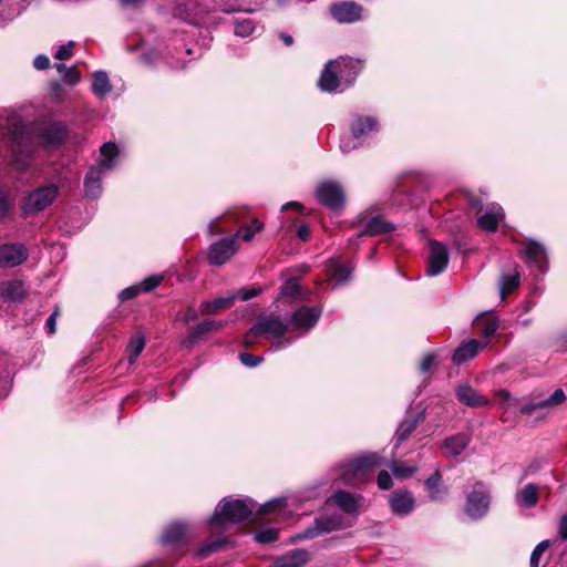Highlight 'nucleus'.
<instances>
[{
    "label": "nucleus",
    "instance_id": "6",
    "mask_svg": "<svg viewBox=\"0 0 567 567\" xmlns=\"http://www.w3.org/2000/svg\"><path fill=\"white\" fill-rule=\"evenodd\" d=\"M383 463L378 453H368L349 462L342 473L346 483L357 485L364 483L370 477V472Z\"/></svg>",
    "mask_w": 567,
    "mask_h": 567
},
{
    "label": "nucleus",
    "instance_id": "43",
    "mask_svg": "<svg viewBox=\"0 0 567 567\" xmlns=\"http://www.w3.org/2000/svg\"><path fill=\"white\" fill-rule=\"evenodd\" d=\"M550 542L548 539L542 540L537 544L530 555V567H539L543 554L548 549Z\"/></svg>",
    "mask_w": 567,
    "mask_h": 567
},
{
    "label": "nucleus",
    "instance_id": "15",
    "mask_svg": "<svg viewBox=\"0 0 567 567\" xmlns=\"http://www.w3.org/2000/svg\"><path fill=\"white\" fill-rule=\"evenodd\" d=\"M69 135L68 126L62 122H50L41 128L39 137L47 146H60Z\"/></svg>",
    "mask_w": 567,
    "mask_h": 567
},
{
    "label": "nucleus",
    "instance_id": "54",
    "mask_svg": "<svg viewBox=\"0 0 567 567\" xmlns=\"http://www.w3.org/2000/svg\"><path fill=\"white\" fill-rule=\"evenodd\" d=\"M80 80V72L74 68H69L65 70L63 75V81L69 84H76Z\"/></svg>",
    "mask_w": 567,
    "mask_h": 567
},
{
    "label": "nucleus",
    "instance_id": "63",
    "mask_svg": "<svg viewBox=\"0 0 567 567\" xmlns=\"http://www.w3.org/2000/svg\"><path fill=\"white\" fill-rule=\"evenodd\" d=\"M157 58H158V53L156 51L145 52L142 55V60L147 64L155 62L157 60Z\"/></svg>",
    "mask_w": 567,
    "mask_h": 567
},
{
    "label": "nucleus",
    "instance_id": "4",
    "mask_svg": "<svg viewBox=\"0 0 567 567\" xmlns=\"http://www.w3.org/2000/svg\"><path fill=\"white\" fill-rule=\"evenodd\" d=\"M288 327L278 313H260L255 324L245 333L244 346H254L261 336L282 338L287 333Z\"/></svg>",
    "mask_w": 567,
    "mask_h": 567
},
{
    "label": "nucleus",
    "instance_id": "12",
    "mask_svg": "<svg viewBox=\"0 0 567 567\" xmlns=\"http://www.w3.org/2000/svg\"><path fill=\"white\" fill-rule=\"evenodd\" d=\"M322 313V308L318 306L313 307H300L295 310L289 318V326L295 331H309L319 321Z\"/></svg>",
    "mask_w": 567,
    "mask_h": 567
},
{
    "label": "nucleus",
    "instance_id": "20",
    "mask_svg": "<svg viewBox=\"0 0 567 567\" xmlns=\"http://www.w3.org/2000/svg\"><path fill=\"white\" fill-rule=\"evenodd\" d=\"M394 225L384 220L380 215L369 216L362 220L358 236H379L394 230Z\"/></svg>",
    "mask_w": 567,
    "mask_h": 567
},
{
    "label": "nucleus",
    "instance_id": "1",
    "mask_svg": "<svg viewBox=\"0 0 567 567\" xmlns=\"http://www.w3.org/2000/svg\"><path fill=\"white\" fill-rule=\"evenodd\" d=\"M363 66L362 60L350 56L329 61L321 72L318 86L328 93L343 92L354 83Z\"/></svg>",
    "mask_w": 567,
    "mask_h": 567
},
{
    "label": "nucleus",
    "instance_id": "30",
    "mask_svg": "<svg viewBox=\"0 0 567 567\" xmlns=\"http://www.w3.org/2000/svg\"><path fill=\"white\" fill-rule=\"evenodd\" d=\"M470 436L465 433H458L444 440L443 447L451 457L458 456L470 444Z\"/></svg>",
    "mask_w": 567,
    "mask_h": 567
},
{
    "label": "nucleus",
    "instance_id": "62",
    "mask_svg": "<svg viewBox=\"0 0 567 567\" xmlns=\"http://www.w3.org/2000/svg\"><path fill=\"white\" fill-rule=\"evenodd\" d=\"M297 236L301 241H303V243L308 241L310 238L309 226L307 224L300 225L297 229Z\"/></svg>",
    "mask_w": 567,
    "mask_h": 567
},
{
    "label": "nucleus",
    "instance_id": "11",
    "mask_svg": "<svg viewBox=\"0 0 567 567\" xmlns=\"http://www.w3.org/2000/svg\"><path fill=\"white\" fill-rule=\"evenodd\" d=\"M316 196L322 206L331 210L340 209L344 205V192L336 182L321 183L317 187Z\"/></svg>",
    "mask_w": 567,
    "mask_h": 567
},
{
    "label": "nucleus",
    "instance_id": "37",
    "mask_svg": "<svg viewBox=\"0 0 567 567\" xmlns=\"http://www.w3.org/2000/svg\"><path fill=\"white\" fill-rule=\"evenodd\" d=\"M224 324L225 323L223 321L204 320L190 329L188 338L193 342L202 338L204 334L221 329Z\"/></svg>",
    "mask_w": 567,
    "mask_h": 567
},
{
    "label": "nucleus",
    "instance_id": "40",
    "mask_svg": "<svg viewBox=\"0 0 567 567\" xmlns=\"http://www.w3.org/2000/svg\"><path fill=\"white\" fill-rule=\"evenodd\" d=\"M264 228V224L258 219H252V225L243 226L235 235H238V238H243L245 241H250L256 233L261 231Z\"/></svg>",
    "mask_w": 567,
    "mask_h": 567
},
{
    "label": "nucleus",
    "instance_id": "49",
    "mask_svg": "<svg viewBox=\"0 0 567 567\" xmlns=\"http://www.w3.org/2000/svg\"><path fill=\"white\" fill-rule=\"evenodd\" d=\"M286 505L285 498H275L272 501L267 502L260 507L261 514H268L278 509H281Z\"/></svg>",
    "mask_w": 567,
    "mask_h": 567
},
{
    "label": "nucleus",
    "instance_id": "7",
    "mask_svg": "<svg viewBox=\"0 0 567 567\" xmlns=\"http://www.w3.org/2000/svg\"><path fill=\"white\" fill-rule=\"evenodd\" d=\"M59 194V188L54 184L38 187L30 192L22 204L24 214H34L44 210L49 207Z\"/></svg>",
    "mask_w": 567,
    "mask_h": 567
},
{
    "label": "nucleus",
    "instance_id": "59",
    "mask_svg": "<svg viewBox=\"0 0 567 567\" xmlns=\"http://www.w3.org/2000/svg\"><path fill=\"white\" fill-rule=\"evenodd\" d=\"M33 65L37 70H47L50 66V59L44 54H39L34 59Z\"/></svg>",
    "mask_w": 567,
    "mask_h": 567
},
{
    "label": "nucleus",
    "instance_id": "9",
    "mask_svg": "<svg viewBox=\"0 0 567 567\" xmlns=\"http://www.w3.org/2000/svg\"><path fill=\"white\" fill-rule=\"evenodd\" d=\"M329 13L338 23H354L362 20L363 7L353 0L337 1L330 4Z\"/></svg>",
    "mask_w": 567,
    "mask_h": 567
},
{
    "label": "nucleus",
    "instance_id": "16",
    "mask_svg": "<svg viewBox=\"0 0 567 567\" xmlns=\"http://www.w3.org/2000/svg\"><path fill=\"white\" fill-rule=\"evenodd\" d=\"M566 400V394L561 389H557L550 394L548 398L537 401H532L529 403H525L520 405L519 413L522 415H532L534 412L538 410L553 409L559 404H561Z\"/></svg>",
    "mask_w": 567,
    "mask_h": 567
},
{
    "label": "nucleus",
    "instance_id": "61",
    "mask_svg": "<svg viewBox=\"0 0 567 567\" xmlns=\"http://www.w3.org/2000/svg\"><path fill=\"white\" fill-rule=\"evenodd\" d=\"M414 471L415 470L413 467H403V466L393 467V474L400 478L411 476L414 473Z\"/></svg>",
    "mask_w": 567,
    "mask_h": 567
},
{
    "label": "nucleus",
    "instance_id": "45",
    "mask_svg": "<svg viewBox=\"0 0 567 567\" xmlns=\"http://www.w3.org/2000/svg\"><path fill=\"white\" fill-rule=\"evenodd\" d=\"M352 268L349 265L339 264L333 268V277L339 282H344L351 276Z\"/></svg>",
    "mask_w": 567,
    "mask_h": 567
},
{
    "label": "nucleus",
    "instance_id": "32",
    "mask_svg": "<svg viewBox=\"0 0 567 567\" xmlns=\"http://www.w3.org/2000/svg\"><path fill=\"white\" fill-rule=\"evenodd\" d=\"M334 503L347 514H353L358 511L359 499L352 493L347 491H338L332 496Z\"/></svg>",
    "mask_w": 567,
    "mask_h": 567
},
{
    "label": "nucleus",
    "instance_id": "26",
    "mask_svg": "<svg viewBox=\"0 0 567 567\" xmlns=\"http://www.w3.org/2000/svg\"><path fill=\"white\" fill-rule=\"evenodd\" d=\"M424 486L430 499L433 502L443 501L447 493V488L443 485L442 473L439 468L425 480Z\"/></svg>",
    "mask_w": 567,
    "mask_h": 567
},
{
    "label": "nucleus",
    "instance_id": "34",
    "mask_svg": "<svg viewBox=\"0 0 567 567\" xmlns=\"http://www.w3.org/2000/svg\"><path fill=\"white\" fill-rule=\"evenodd\" d=\"M228 545V539L225 536H219L216 539L206 542L197 547L196 549V556L200 559L207 558L208 556L213 555L214 553H218L221 549L226 548Z\"/></svg>",
    "mask_w": 567,
    "mask_h": 567
},
{
    "label": "nucleus",
    "instance_id": "47",
    "mask_svg": "<svg viewBox=\"0 0 567 567\" xmlns=\"http://www.w3.org/2000/svg\"><path fill=\"white\" fill-rule=\"evenodd\" d=\"M261 292V289L258 287H244L240 288L234 296H237V299H240L243 301L250 300L255 297H257Z\"/></svg>",
    "mask_w": 567,
    "mask_h": 567
},
{
    "label": "nucleus",
    "instance_id": "18",
    "mask_svg": "<svg viewBox=\"0 0 567 567\" xmlns=\"http://www.w3.org/2000/svg\"><path fill=\"white\" fill-rule=\"evenodd\" d=\"M526 262L530 268L536 269L539 274L547 270L548 260L546 249L539 243L532 240L525 248Z\"/></svg>",
    "mask_w": 567,
    "mask_h": 567
},
{
    "label": "nucleus",
    "instance_id": "35",
    "mask_svg": "<svg viewBox=\"0 0 567 567\" xmlns=\"http://www.w3.org/2000/svg\"><path fill=\"white\" fill-rule=\"evenodd\" d=\"M520 284V275L515 266L513 272L504 274L499 282V295L504 300L509 293H512Z\"/></svg>",
    "mask_w": 567,
    "mask_h": 567
},
{
    "label": "nucleus",
    "instance_id": "28",
    "mask_svg": "<svg viewBox=\"0 0 567 567\" xmlns=\"http://www.w3.org/2000/svg\"><path fill=\"white\" fill-rule=\"evenodd\" d=\"M423 421L424 415L422 412L416 413L415 415L406 416L396 429L394 447H398L402 442H404Z\"/></svg>",
    "mask_w": 567,
    "mask_h": 567
},
{
    "label": "nucleus",
    "instance_id": "52",
    "mask_svg": "<svg viewBox=\"0 0 567 567\" xmlns=\"http://www.w3.org/2000/svg\"><path fill=\"white\" fill-rule=\"evenodd\" d=\"M73 44V41H70L68 44L60 45L54 54V58L58 60H66L71 58Z\"/></svg>",
    "mask_w": 567,
    "mask_h": 567
},
{
    "label": "nucleus",
    "instance_id": "29",
    "mask_svg": "<svg viewBox=\"0 0 567 567\" xmlns=\"http://www.w3.org/2000/svg\"><path fill=\"white\" fill-rule=\"evenodd\" d=\"M539 499V488L534 483H528L515 495V502L518 506L525 508L535 507Z\"/></svg>",
    "mask_w": 567,
    "mask_h": 567
},
{
    "label": "nucleus",
    "instance_id": "14",
    "mask_svg": "<svg viewBox=\"0 0 567 567\" xmlns=\"http://www.w3.org/2000/svg\"><path fill=\"white\" fill-rule=\"evenodd\" d=\"M449 265V250L445 245L437 240L430 241V251L427 257V276H437L442 274Z\"/></svg>",
    "mask_w": 567,
    "mask_h": 567
},
{
    "label": "nucleus",
    "instance_id": "25",
    "mask_svg": "<svg viewBox=\"0 0 567 567\" xmlns=\"http://www.w3.org/2000/svg\"><path fill=\"white\" fill-rule=\"evenodd\" d=\"M187 526L176 522L168 525L161 537V543L165 546H178L185 542Z\"/></svg>",
    "mask_w": 567,
    "mask_h": 567
},
{
    "label": "nucleus",
    "instance_id": "2",
    "mask_svg": "<svg viewBox=\"0 0 567 567\" xmlns=\"http://www.w3.org/2000/svg\"><path fill=\"white\" fill-rule=\"evenodd\" d=\"M2 134L7 137V144L14 156L16 162H21L22 165L25 159H29L34 152V142L27 125L20 116L11 115L6 118V124L0 125Z\"/></svg>",
    "mask_w": 567,
    "mask_h": 567
},
{
    "label": "nucleus",
    "instance_id": "3",
    "mask_svg": "<svg viewBox=\"0 0 567 567\" xmlns=\"http://www.w3.org/2000/svg\"><path fill=\"white\" fill-rule=\"evenodd\" d=\"M255 503L251 499H235L230 497L223 498L216 506L208 524L213 526H223L226 523L238 524L248 519L254 509Z\"/></svg>",
    "mask_w": 567,
    "mask_h": 567
},
{
    "label": "nucleus",
    "instance_id": "27",
    "mask_svg": "<svg viewBox=\"0 0 567 567\" xmlns=\"http://www.w3.org/2000/svg\"><path fill=\"white\" fill-rule=\"evenodd\" d=\"M456 398L460 402L471 408H482L488 403L486 396L480 394L475 389L467 384L457 386Z\"/></svg>",
    "mask_w": 567,
    "mask_h": 567
},
{
    "label": "nucleus",
    "instance_id": "60",
    "mask_svg": "<svg viewBox=\"0 0 567 567\" xmlns=\"http://www.w3.org/2000/svg\"><path fill=\"white\" fill-rule=\"evenodd\" d=\"M468 205L476 213H483V210H484V202L478 196H471L468 198Z\"/></svg>",
    "mask_w": 567,
    "mask_h": 567
},
{
    "label": "nucleus",
    "instance_id": "10",
    "mask_svg": "<svg viewBox=\"0 0 567 567\" xmlns=\"http://www.w3.org/2000/svg\"><path fill=\"white\" fill-rule=\"evenodd\" d=\"M342 528V517L340 515L317 517L312 525L300 532L296 539H312L323 534H328Z\"/></svg>",
    "mask_w": 567,
    "mask_h": 567
},
{
    "label": "nucleus",
    "instance_id": "42",
    "mask_svg": "<svg viewBox=\"0 0 567 567\" xmlns=\"http://www.w3.org/2000/svg\"><path fill=\"white\" fill-rule=\"evenodd\" d=\"M279 538V529L269 527L258 530L255 534V539L259 544H270L276 542Z\"/></svg>",
    "mask_w": 567,
    "mask_h": 567
},
{
    "label": "nucleus",
    "instance_id": "50",
    "mask_svg": "<svg viewBox=\"0 0 567 567\" xmlns=\"http://www.w3.org/2000/svg\"><path fill=\"white\" fill-rule=\"evenodd\" d=\"M377 483L379 488L388 491L392 487L393 481L391 475L386 471H381L378 474Z\"/></svg>",
    "mask_w": 567,
    "mask_h": 567
},
{
    "label": "nucleus",
    "instance_id": "58",
    "mask_svg": "<svg viewBox=\"0 0 567 567\" xmlns=\"http://www.w3.org/2000/svg\"><path fill=\"white\" fill-rule=\"evenodd\" d=\"M58 315H59V308L56 307L45 321V329H47L48 333H50V334L54 333L56 330L55 329V324H56L55 320H56Z\"/></svg>",
    "mask_w": 567,
    "mask_h": 567
},
{
    "label": "nucleus",
    "instance_id": "39",
    "mask_svg": "<svg viewBox=\"0 0 567 567\" xmlns=\"http://www.w3.org/2000/svg\"><path fill=\"white\" fill-rule=\"evenodd\" d=\"M145 344H146V342H145V338L143 334H136L135 337H133L130 340L127 348H126L127 360H128L130 364H133L136 361L138 355L144 350Z\"/></svg>",
    "mask_w": 567,
    "mask_h": 567
},
{
    "label": "nucleus",
    "instance_id": "46",
    "mask_svg": "<svg viewBox=\"0 0 567 567\" xmlns=\"http://www.w3.org/2000/svg\"><path fill=\"white\" fill-rule=\"evenodd\" d=\"M13 207V202L8 193L0 190V219L4 218Z\"/></svg>",
    "mask_w": 567,
    "mask_h": 567
},
{
    "label": "nucleus",
    "instance_id": "8",
    "mask_svg": "<svg viewBox=\"0 0 567 567\" xmlns=\"http://www.w3.org/2000/svg\"><path fill=\"white\" fill-rule=\"evenodd\" d=\"M238 235L223 237L213 243L207 252V261L213 266L225 265L237 251Z\"/></svg>",
    "mask_w": 567,
    "mask_h": 567
},
{
    "label": "nucleus",
    "instance_id": "22",
    "mask_svg": "<svg viewBox=\"0 0 567 567\" xmlns=\"http://www.w3.org/2000/svg\"><path fill=\"white\" fill-rule=\"evenodd\" d=\"M486 347L485 342H482L476 339H470L467 341H463L453 352L452 361L461 365L466 361L473 359L480 351V349H484Z\"/></svg>",
    "mask_w": 567,
    "mask_h": 567
},
{
    "label": "nucleus",
    "instance_id": "48",
    "mask_svg": "<svg viewBox=\"0 0 567 567\" xmlns=\"http://www.w3.org/2000/svg\"><path fill=\"white\" fill-rule=\"evenodd\" d=\"M239 360L244 365L248 368H255L264 361V357L255 355L249 352H243L239 353Z\"/></svg>",
    "mask_w": 567,
    "mask_h": 567
},
{
    "label": "nucleus",
    "instance_id": "33",
    "mask_svg": "<svg viewBox=\"0 0 567 567\" xmlns=\"http://www.w3.org/2000/svg\"><path fill=\"white\" fill-rule=\"evenodd\" d=\"M236 299L237 296L229 295L227 297L215 298L214 300H205L200 305V310L203 313L214 315L221 309L229 308Z\"/></svg>",
    "mask_w": 567,
    "mask_h": 567
},
{
    "label": "nucleus",
    "instance_id": "24",
    "mask_svg": "<svg viewBox=\"0 0 567 567\" xmlns=\"http://www.w3.org/2000/svg\"><path fill=\"white\" fill-rule=\"evenodd\" d=\"M102 193V169L91 167L84 177V194L90 199H96Z\"/></svg>",
    "mask_w": 567,
    "mask_h": 567
},
{
    "label": "nucleus",
    "instance_id": "31",
    "mask_svg": "<svg viewBox=\"0 0 567 567\" xmlns=\"http://www.w3.org/2000/svg\"><path fill=\"white\" fill-rule=\"evenodd\" d=\"M0 292L2 298L9 301H21L27 295L24 285L20 280H11L3 284Z\"/></svg>",
    "mask_w": 567,
    "mask_h": 567
},
{
    "label": "nucleus",
    "instance_id": "36",
    "mask_svg": "<svg viewBox=\"0 0 567 567\" xmlns=\"http://www.w3.org/2000/svg\"><path fill=\"white\" fill-rule=\"evenodd\" d=\"M91 89L92 93L100 99L104 97L107 93L111 92L112 85L105 71L100 70L94 72Z\"/></svg>",
    "mask_w": 567,
    "mask_h": 567
},
{
    "label": "nucleus",
    "instance_id": "17",
    "mask_svg": "<svg viewBox=\"0 0 567 567\" xmlns=\"http://www.w3.org/2000/svg\"><path fill=\"white\" fill-rule=\"evenodd\" d=\"M392 513L399 516H406L414 511L415 499L406 489L394 491L389 498Z\"/></svg>",
    "mask_w": 567,
    "mask_h": 567
},
{
    "label": "nucleus",
    "instance_id": "38",
    "mask_svg": "<svg viewBox=\"0 0 567 567\" xmlns=\"http://www.w3.org/2000/svg\"><path fill=\"white\" fill-rule=\"evenodd\" d=\"M100 153L102 158L100 159L99 165L96 167H101V169H110L113 165V159L118 154V148L116 144L112 142L104 143L100 148Z\"/></svg>",
    "mask_w": 567,
    "mask_h": 567
},
{
    "label": "nucleus",
    "instance_id": "13",
    "mask_svg": "<svg viewBox=\"0 0 567 567\" xmlns=\"http://www.w3.org/2000/svg\"><path fill=\"white\" fill-rule=\"evenodd\" d=\"M29 257V250L21 243L0 245V268H13L23 264Z\"/></svg>",
    "mask_w": 567,
    "mask_h": 567
},
{
    "label": "nucleus",
    "instance_id": "56",
    "mask_svg": "<svg viewBox=\"0 0 567 567\" xmlns=\"http://www.w3.org/2000/svg\"><path fill=\"white\" fill-rule=\"evenodd\" d=\"M435 362V354L430 352L421 361L420 370L422 372H429Z\"/></svg>",
    "mask_w": 567,
    "mask_h": 567
},
{
    "label": "nucleus",
    "instance_id": "19",
    "mask_svg": "<svg viewBox=\"0 0 567 567\" xmlns=\"http://www.w3.org/2000/svg\"><path fill=\"white\" fill-rule=\"evenodd\" d=\"M380 128L379 122L373 116L355 114L350 124L351 135L354 140L369 136L377 133Z\"/></svg>",
    "mask_w": 567,
    "mask_h": 567
},
{
    "label": "nucleus",
    "instance_id": "55",
    "mask_svg": "<svg viewBox=\"0 0 567 567\" xmlns=\"http://www.w3.org/2000/svg\"><path fill=\"white\" fill-rule=\"evenodd\" d=\"M359 146V144L355 142V140L352 138H342L340 141V150L342 153H350L351 151L355 150Z\"/></svg>",
    "mask_w": 567,
    "mask_h": 567
},
{
    "label": "nucleus",
    "instance_id": "23",
    "mask_svg": "<svg viewBox=\"0 0 567 567\" xmlns=\"http://www.w3.org/2000/svg\"><path fill=\"white\" fill-rule=\"evenodd\" d=\"M309 560V553L306 549L298 548L288 551L278 557L267 567H302Z\"/></svg>",
    "mask_w": 567,
    "mask_h": 567
},
{
    "label": "nucleus",
    "instance_id": "41",
    "mask_svg": "<svg viewBox=\"0 0 567 567\" xmlns=\"http://www.w3.org/2000/svg\"><path fill=\"white\" fill-rule=\"evenodd\" d=\"M475 323H476V326H482L481 333L485 338H489V337L494 336L495 332L497 331L498 324H499L498 319L495 317H492L489 319H482L478 317V318H476Z\"/></svg>",
    "mask_w": 567,
    "mask_h": 567
},
{
    "label": "nucleus",
    "instance_id": "51",
    "mask_svg": "<svg viewBox=\"0 0 567 567\" xmlns=\"http://www.w3.org/2000/svg\"><path fill=\"white\" fill-rule=\"evenodd\" d=\"M161 280H162L161 277L152 276V277L144 279L141 282V285H138V286L141 287L142 291L150 292L159 286Z\"/></svg>",
    "mask_w": 567,
    "mask_h": 567
},
{
    "label": "nucleus",
    "instance_id": "53",
    "mask_svg": "<svg viewBox=\"0 0 567 567\" xmlns=\"http://www.w3.org/2000/svg\"><path fill=\"white\" fill-rule=\"evenodd\" d=\"M141 291L142 290H141L140 286H132V287L123 289L120 292L118 297L122 301H126V300H131V299L135 298Z\"/></svg>",
    "mask_w": 567,
    "mask_h": 567
},
{
    "label": "nucleus",
    "instance_id": "64",
    "mask_svg": "<svg viewBox=\"0 0 567 567\" xmlns=\"http://www.w3.org/2000/svg\"><path fill=\"white\" fill-rule=\"evenodd\" d=\"M124 8H137L143 4L144 0H118Z\"/></svg>",
    "mask_w": 567,
    "mask_h": 567
},
{
    "label": "nucleus",
    "instance_id": "57",
    "mask_svg": "<svg viewBox=\"0 0 567 567\" xmlns=\"http://www.w3.org/2000/svg\"><path fill=\"white\" fill-rule=\"evenodd\" d=\"M557 533L560 540H567V513L560 516Z\"/></svg>",
    "mask_w": 567,
    "mask_h": 567
},
{
    "label": "nucleus",
    "instance_id": "21",
    "mask_svg": "<svg viewBox=\"0 0 567 567\" xmlns=\"http://www.w3.org/2000/svg\"><path fill=\"white\" fill-rule=\"evenodd\" d=\"M505 214L498 204H489L486 210L477 218V225L481 229L495 233L498 229L499 221Z\"/></svg>",
    "mask_w": 567,
    "mask_h": 567
},
{
    "label": "nucleus",
    "instance_id": "44",
    "mask_svg": "<svg viewBox=\"0 0 567 567\" xmlns=\"http://www.w3.org/2000/svg\"><path fill=\"white\" fill-rule=\"evenodd\" d=\"M301 287L298 284L297 279L291 278L288 279L281 287V296L284 297H296L300 295Z\"/></svg>",
    "mask_w": 567,
    "mask_h": 567
},
{
    "label": "nucleus",
    "instance_id": "5",
    "mask_svg": "<svg viewBox=\"0 0 567 567\" xmlns=\"http://www.w3.org/2000/svg\"><path fill=\"white\" fill-rule=\"evenodd\" d=\"M491 505V491L483 481H476L466 492L464 513L473 520L486 516Z\"/></svg>",
    "mask_w": 567,
    "mask_h": 567
}]
</instances>
